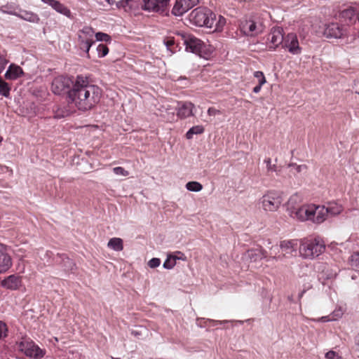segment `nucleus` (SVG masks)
Segmentation results:
<instances>
[{"instance_id": "f257e3e1", "label": "nucleus", "mask_w": 359, "mask_h": 359, "mask_svg": "<svg viewBox=\"0 0 359 359\" xmlns=\"http://www.w3.org/2000/svg\"><path fill=\"white\" fill-rule=\"evenodd\" d=\"M101 95V89L82 75L76 77L72 88L68 91L71 104L83 111L93 108L100 102Z\"/></svg>"}, {"instance_id": "f03ea898", "label": "nucleus", "mask_w": 359, "mask_h": 359, "mask_svg": "<svg viewBox=\"0 0 359 359\" xmlns=\"http://www.w3.org/2000/svg\"><path fill=\"white\" fill-rule=\"evenodd\" d=\"M325 212L324 205L308 203L291 210V217L301 222L311 221L316 224H321L325 221Z\"/></svg>"}, {"instance_id": "7ed1b4c3", "label": "nucleus", "mask_w": 359, "mask_h": 359, "mask_svg": "<svg viewBox=\"0 0 359 359\" xmlns=\"http://www.w3.org/2000/svg\"><path fill=\"white\" fill-rule=\"evenodd\" d=\"M325 250V244L320 238H305L299 241V252L304 259L318 257Z\"/></svg>"}, {"instance_id": "20e7f679", "label": "nucleus", "mask_w": 359, "mask_h": 359, "mask_svg": "<svg viewBox=\"0 0 359 359\" xmlns=\"http://www.w3.org/2000/svg\"><path fill=\"white\" fill-rule=\"evenodd\" d=\"M190 22L198 27L212 28L216 21V15L206 8H196L189 14Z\"/></svg>"}, {"instance_id": "39448f33", "label": "nucleus", "mask_w": 359, "mask_h": 359, "mask_svg": "<svg viewBox=\"0 0 359 359\" xmlns=\"http://www.w3.org/2000/svg\"><path fill=\"white\" fill-rule=\"evenodd\" d=\"M179 38L182 39V45L187 51L201 55L210 51V47L205 45L201 39L192 34H181Z\"/></svg>"}, {"instance_id": "423d86ee", "label": "nucleus", "mask_w": 359, "mask_h": 359, "mask_svg": "<svg viewBox=\"0 0 359 359\" xmlns=\"http://www.w3.org/2000/svg\"><path fill=\"white\" fill-rule=\"evenodd\" d=\"M19 351L30 359H42L46 354V350L41 348L32 340H23L18 344Z\"/></svg>"}, {"instance_id": "0eeeda50", "label": "nucleus", "mask_w": 359, "mask_h": 359, "mask_svg": "<svg viewBox=\"0 0 359 359\" xmlns=\"http://www.w3.org/2000/svg\"><path fill=\"white\" fill-rule=\"evenodd\" d=\"M260 203L265 211H276L283 203L282 195L278 191H268L262 196Z\"/></svg>"}, {"instance_id": "6e6552de", "label": "nucleus", "mask_w": 359, "mask_h": 359, "mask_svg": "<svg viewBox=\"0 0 359 359\" xmlns=\"http://www.w3.org/2000/svg\"><path fill=\"white\" fill-rule=\"evenodd\" d=\"M240 29L245 36H255L263 32V25L252 18H245L241 20Z\"/></svg>"}, {"instance_id": "1a4fd4ad", "label": "nucleus", "mask_w": 359, "mask_h": 359, "mask_svg": "<svg viewBox=\"0 0 359 359\" xmlns=\"http://www.w3.org/2000/svg\"><path fill=\"white\" fill-rule=\"evenodd\" d=\"M170 0H142V8L146 11L167 14Z\"/></svg>"}, {"instance_id": "9d476101", "label": "nucleus", "mask_w": 359, "mask_h": 359, "mask_svg": "<svg viewBox=\"0 0 359 359\" xmlns=\"http://www.w3.org/2000/svg\"><path fill=\"white\" fill-rule=\"evenodd\" d=\"M74 81L67 76H59L52 81L51 90L55 95H60L69 90L70 86H73Z\"/></svg>"}, {"instance_id": "9b49d317", "label": "nucleus", "mask_w": 359, "mask_h": 359, "mask_svg": "<svg viewBox=\"0 0 359 359\" xmlns=\"http://www.w3.org/2000/svg\"><path fill=\"white\" fill-rule=\"evenodd\" d=\"M94 30L90 27H84L79 34V40L80 41L81 48L85 50L88 53L93 43Z\"/></svg>"}, {"instance_id": "f8f14e48", "label": "nucleus", "mask_w": 359, "mask_h": 359, "mask_svg": "<svg viewBox=\"0 0 359 359\" xmlns=\"http://www.w3.org/2000/svg\"><path fill=\"white\" fill-rule=\"evenodd\" d=\"M284 38V32L282 27H273L267 37L269 48L270 50H275L279 45L283 43Z\"/></svg>"}, {"instance_id": "ddd939ff", "label": "nucleus", "mask_w": 359, "mask_h": 359, "mask_svg": "<svg viewBox=\"0 0 359 359\" xmlns=\"http://www.w3.org/2000/svg\"><path fill=\"white\" fill-rule=\"evenodd\" d=\"M283 48L287 49L292 55H299L302 52L297 36L294 33H289L285 36Z\"/></svg>"}, {"instance_id": "4468645a", "label": "nucleus", "mask_w": 359, "mask_h": 359, "mask_svg": "<svg viewBox=\"0 0 359 359\" xmlns=\"http://www.w3.org/2000/svg\"><path fill=\"white\" fill-rule=\"evenodd\" d=\"M346 34L344 27L337 22H331L325 25L323 35L327 38L340 39Z\"/></svg>"}, {"instance_id": "2eb2a0df", "label": "nucleus", "mask_w": 359, "mask_h": 359, "mask_svg": "<svg viewBox=\"0 0 359 359\" xmlns=\"http://www.w3.org/2000/svg\"><path fill=\"white\" fill-rule=\"evenodd\" d=\"M198 3V0H176L172 13L175 16H181Z\"/></svg>"}, {"instance_id": "dca6fc26", "label": "nucleus", "mask_w": 359, "mask_h": 359, "mask_svg": "<svg viewBox=\"0 0 359 359\" xmlns=\"http://www.w3.org/2000/svg\"><path fill=\"white\" fill-rule=\"evenodd\" d=\"M195 106L190 102H180L178 103L177 116L180 118H186L194 116Z\"/></svg>"}, {"instance_id": "f3484780", "label": "nucleus", "mask_w": 359, "mask_h": 359, "mask_svg": "<svg viewBox=\"0 0 359 359\" xmlns=\"http://www.w3.org/2000/svg\"><path fill=\"white\" fill-rule=\"evenodd\" d=\"M11 264V257L6 253L5 246L0 243V273L8 271Z\"/></svg>"}, {"instance_id": "a211bd4d", "label": "nucleus", "mask_w": 359, "mask_h": 359, "mask_svg": "<svg viewBox=\"0 0 359 359\" xmlns=\"http://www.w3.org/2000/svg\"><path fill=\"white\" fill-rule=\"evenodd\" d=\"M299 241L298 240H285L280 242V248L285 255H293L296 252Z\"/></svg>"}, {"instance_id": "6ab92c4d", "label": "nucleus", "mask_w": 359, "mask_h": 359, "mask_svg": "<svg viewBox=\"0 0 359 359\" xmlns=\"http://www.w3.org/2000/svg\"><path fill=\"white\" fill-rule=\"evenodd\" d=\"M24 74L22 69L15 64H11L5 73V77L9 80H15Z\"/></svg>"}, {"instance_id": "aec40b11", "label": "nucleus", "mask_w": 359, "mask_h": 359, "mask_svg": "<svg viewBox=\"0 0 359 359\" xmlns=\"http://www.w3.org/2000/svg\"><path fill=\"white\" fill-rule=\"evenodd\" d=\"M16 16L25 21L33 23H38L40 20L37 14L25 10H20L19 12L17 11Z\"/></svg>"}, {"instance_id": "412c9836", "label": "nucleus", "mask_w": 359, "mask_h": 359, "mask_svg": "<svg viewBox=\"0 0 359 359\" xmlns=\"http://www.w3.org/2000/svg\"><path fill=\"white\" fill-rule=\"evenodd\" d=\"M21 281L18 276H9L2 281V285L10 290H16L20 285Z\"/></svg>"}, {"instance_id": "4be33fe9", "label": "nucleus", "mask_w": 359, "mask_h": 359, "mask_svg": "<svg viewBox=\"0 0 359 359\" xmlns=\"http://www.w3.org/2000/svg\"><path fill=\"white\" fill-rule=\"evenodd\" d=\"M245 256L250 259L251 262H257L266 257V252L262 248H255L248 250Z\"/></svg>"}, {"instance_id": "5701e85b", "label": "nucleus", "mask_w": 359, "mask_h": 359, "mask_svg": "<svg viewBox=\"0 0 359 359\" xmlns=\"http://www.w3.org/2000/svg\"><path fill=\"white\" fill-rule=\"evenodd\" d=\"M302 197L299 194H294L290 197L287 203V209L290 212V215L291 210L297 209L299 207V205L302 203Z\"/></svg>"}, {"instance_id": "b1692460", "label": "nucleus", "mask_w": 359, "mask_h": 359, "mask_svg": "<svg viewBox=\"0 0 359 359\" xmlns=\"http://www.w3.org/2000/svg\"><path fill=\"white\" fill-rule=\"evenodd\" d=\"M56 259V262L62 264V267H64L65 270L69 271L72 270L73 266H74V262L71 260L68 257L65 255H57Z\"/></svg>"}, {"instance_id": "393cba45", "label": "nucleus", "mask_w": 359, "mask_h": 359, "mask_svg": "<svg viewBox=\"0 0 359 359\" xmlns=\"http://www.w3.org/2000/svg\"><path fill=\"white\" fill-rule=\"evenodd\" d=\"M324 209L326 210L325 220L328 215H337L342 211V207L337 203H330L327 207L324 206Z\"/></svg>"}, {"instance_id": "a878e982", "label": "nucleus", "mask_w": 359, "mask_h": 359, "mask_svg": "<svg viewBox=\"0 0 359 359\" xmlns=\"http://www.w3.org/2000/svg\"><path fill=\"white\" fill-rule=\"evenodd\" d=\"M107 246L115 251H121L123 249V241L119 238H112L109 241Z\"/></svg>"}, {"instance_id": "bb28decb", "label": "nucleus", "mask_w": 359, "mask_h": 359, "mask_svg": "<svg viewBox=\"0 0 359 359\" xmlns=\"http://www.w3.org/2000/svg\"><path fill=\"white\" fill-rule=\"evenodd\" d=\"M72 111L67 106H58L54 109V118H62L69 116Z\"/></svg>"}, {"instance_id": "cd10ccee", "label": "nucleus", "mask_w": 359, "mask_h": 359, "mask_svg": "<svg viewBox=\"0 0 359 359\" xmlns=\"http://www.w3.org/2000/svg\"><path fill=\"white\" fill-rule=\"evenodd\" d=\"M56 12L62 14L68 18L71 17L72 13L70 10L65 6L64 4L60 3L59 1H57L55 5H53V8Z\"/></svg>"}, {"instance_id": "c85d7f7f", "label": "nucleus", "mask_w": 359, "mask_h": 359, "mask_svg": "<svg viewBox=\"0 0 359 359\" xmlns=\"http://www.w3.org/2000/svg\"><path fill=\"white\" fill-rule=\"evenodd\" d=\"M204 132V128L203 126H195L191 128L186 133V137L188 140L193 138L194 135H200Z\"/></svg>"}, {"instance_id": "c756f323", "label": "nucleus", "mask_w": 359, "mask_h": 359, "mask_svg": "<svg viewBox=\"0 0 359 359\" xmlns=\"http://www.w3.org/2000/svg\"><path fill=\"white\" fill-rule=\"evenodd\" d=\"M355 13V11L353 8L349 7L340 12V17L345 21L351 20Z\"/></svg>"}, {"instance_id": "7c9ffc66", "label": "nucleus", "mask_w": 359, "mask_h": 359, "mask_svg": "<svg viewBox=\"0 0 359 359\" xmlns=\"http://www.w3.org/2000/svg\"><path fill=\"white\" fill-rule=\"evenodd\" d=\"M11 87L8 83L2 79H0V95L5 97H10Z\"/></svg>"}, {"instance_id": "2f4dec72", "label": "nucleus", "mask_w": 359, "mask_h": 359, "mask_svg": "<svg viewBox=\"0 0 359 359\" xmlns=\"http://www.w3.org/2000/svg\"><path fill=\"white\" fill-rule=\"evenodd\" d=\"M349 264L353 269L359 271V252L353 253L349 257Z\"/></svg>"}, {"instance_id": "473e14b6", "label": "nucleus", "mask_w": 359, "mask_h": 359, "mask_svg": "<svg viewBox=\"0 0 359 359\" xmlns=\"http://www.w3.org/2000/svg\"><path fill=\"white\" fill-rule=\"evenodd\" d=\"M164 44L172 52L177 50L176 40L175 36H168L164 40Z\"/></svg>"}, {"instance_id": "72a5a7b5", "label": "nucleus", "mask_w": 359, "mask_h": 359, "mask_svg": "<svg viewBox=\"0 0 359 359\" xmlns=\"http://www.w3.org/2000/svg\"><path fill=\"white\" fill-rule=\"evenodd\" d=\"M186 188L190 191L198 192L202 190L203 186L198 182L192 181L187 183Z\"/></svg>"}, {"instance_id": "f704fd0d", "label": "nucleus", "mask_w": 359, "mask_h": 359, "mask_svg": "<svg viewBox=\"0 0 359 359\" xmlns=\"http://www.w3.org/2000/svg\"><path fill=\"white\" fill-rule=\"evenodd\" d=\"M290 168V172L296 175L297 173L302 172L306 170V166L305 165H297L294 163H291L289 165Z\"/></svg>"}, {"instance_id": "c9c22d12", "label": "nucleus", "mask_w": 359, "mask_h": 359, "mask_svg": "<svg viewBox=\"0 0 359 359\" xmlns=\"http://www.w3.org/2000/svg\"><path fill=\"white\" fill-rule=\"evenodd\" d=\"M0 11L3 13L13 15L15 16H16V15H17V8H15V6H13L12 5H7V6H2V7H1Z\"/></svg>"}, {"instance_id": "e433bc0d", "label": "nucleus", "mask_w": 359, "mask_h": 359, "mask_svg": "<svg viewBox=\"0 0 359 359\" xmlns=\"http://www.w3.org/2000/svg\"><path fill=\"white\" fill-rule=\"evenodd\" d=\"M176 265V262L175 261V258L172 257L171 255H168L167 259L163 263V268L166 269H172Z\"/></svg>"}, {"instance_id": "4c0bfd02", "label": "nucleus", "mask_w": 359, "mask_h": 359, "mask_svg": "<svg viewBox=\"0 0 359 359\" xmlns=\"http://www.w3.org/2000/svg\"><path fill=\"white\" fill-rule=\"evenodd\" d=\"M344 313V309L339 306L336 308L333 312L330 314L331 318H332V320H337L342 317Z\"/></svg>"}, {"instance_id": "58836bf2", "label": "nucleus", "mask_w": 359, "mask_h": 359, "mask_svg": "<svg viewBox=\"0 0 359 359\" xmlns=\"http://www.w3.org/2000/svg\"><path fill=\"white\" fill-rule=\"evenodd\" d=\"M8 62L6 53L4 50L0 51V73L5 69Z\"/></svg>"}, {"instance_id": "ea45409f", "label": "nucleus", "mask_w": 359, "mask_h": 359, "mask_svg": "<svg viewBox=\"0 0 359 359\" xmlns=\"http://www.w3.org/2000/svg\"><path fill=\"white\" fill-rule=\"evenodd\" d=\"M97 51L99 57H103L108 54L109 48L106 45L101 43L97 46Z\"/></svg>"}, {"instance_id": "a19ab883", "label": "nucleus", "mask_w": 359, "mask_h": 359, "mask_svg": "<svg viewBox=\"0 0 359 359\" xmlns=\"http://www.w3.org/2000/svg\"><path fill=\"white\" fill-rule=\"evenodd\" d=\"M254 76L257 79V83L259 85L263 86L266 83V80L264 75V73L261 71H256L254 72Z\"/></svg>"}, {"instance_id": "79ce46f5", "label": "nucleus", "mask_w": 359, "mask_h": 359, "mask_svg": "<svg viewBox=\"0 0 359 359\" xmlns=\"http://www.w3.org/2000/svg\"><path fill=\"white\" fill-rule=\"evenodd\" d=\"M205 325L209 326H216L218 325H224L226 323H232V321L229 320H215L211 319H207L204 321Z\"/></svg>"}, {"instance_id": "37998d69", "label": "nucleus", "mask_w": 359, "mask_h": 359, "mask_svg": "<svg viewBox=\"0 0 359 359\" xmlns=\"http://www.w3.org/2000/svg\"><path fill=\"white\" fill-rule=\"evenodd\" d=\"M95 38L98 41L109 42L111 40L109 35L103 32H97L95 34Z\"/></svg>"}, {"instance_id": "c03bdc74", "label": "nucleus", "mask_w": 359, "mask_h": 359, "mask_svg": "<svg viewBox=\"0 0 359 359\" xmlns=\"http://www.w3.org/2000/svg\"><path fill=\"white\" fill-rule=\"evenodd\" d=\"M8 334V327L6 324L0 320V339L5 338Z\"/></svg>"}, {"instance_id": "a18cd8bd", "label": "nucleus", "mask_w": 359, "mask_h": 359, "mask_svg": "<svg viewBox=\"0 0 359 359\" xmlns=\"http://www.w3.org/2000/svg\"><path fill=\"white\" fill-rule=\"evenodd\" d=\"M326 359H344L341 355L334 351H329L325 355Z\"/></svg>"}, {"instance_id": "49530a36", "label": "nucleus", "mask_w": 359, "mask_h": 359, "mask_svg": "<svg viewBox=\"0 0 359 359\" xmlns=\"http://www.w3.org/2000/svg\"><path fill=\"white\" fill-rule=\"evenodd\" d=\"M113 172H114L115 175H120V176H128L129 175V172L128 171L126 170L123 168L122 167H115L113 168Z\"/></svg>"}, {"instance_id": "de8ad7c7", "label": "nucleus", "mask_w": 359, "mask_h": 359, "mask_svg": "<svg viewBox=\"0 0 359 359\" xmlns=\"http://www.w3.org/2000/svg\"><path fill=\"white\" fill-rule=\"evenodd\" d=\"M264 163L266 164V168L268 172H278L276 165L271 163V158H268L265 159Z\"/></svg>"}, {"instance_id": "09e8293b", "label": "nucleus", "mask_w": 359, "mask_h": 359, "mask_svg": "<svg viewBox=\"0 0 359 359\" xmlns=\"http://www.w3.org/2000/svg\"><path fill=\"white\" fill-rule=\"evenodd\" d=\"M161 264V259L159 258H152L148 262V266L151 268L154 269L158 266H159Z\"/></svg>"}, {"instance_id": "8fccbe9b", "label": "nucleus", "mask_w": 359, "mask_h": 359, "mask_svg": "<svg viewBox=\"0 0 359 359\" xmlns=\"http://www.w3.org/2000/svg\"><path fill=\"white\" fill-rule=\"evenodd\" d=\"M306 320H309V321H314V322H330V321H333L332 320V318H331L330 316H323L318 319H315V318H306Z\"/></svg>"}, {"instance_id": "3c124183", "label": "nucleus", "mask_w": 359, "mask_h": 359, "mask_svg": "<svg viewBox=\"0 0 359 359\" xmlns=\"http://www.w3.org/2000/svg\"><path fill=\"white\" fill-rule=\"evenodd\" d=\"M171 255L172 256L173 258H175V262L177 260H182V261L187 260V257L185 256V255L180 251H177L173 255Z\"/></svg>"}, {"instance_id": "603ef678", "label": "nucleus", "mask_w": 359, "mask_h": 359, "mask_svg": "<svg viewBox=\"0 0 359 359\" xmlns=\"http://www.w3.org/2000/svg\"><path fill=\"white\" fill-rule=\"evenodd\" d=\"M215 30H219V29H222V27L225 25L226 20L222 16H219L218 21L217 22H215Z\"/></svg>"}, {"instance_id": "864d4df0", "label": "nucleus", "mask_w": 359, "mask_h": 359, "mask_svg": "<svg viewBox=\"0 0 359 359\" xmlns=\"http://www.w3.org/2000/svg\"><path fill=\"white\" fill-rule=\"evenodd\" d=\"M181 34H188L184 33V32H180V33H177L176 34V36H175V40H176V48H179V49H180V48H181V45H182V39L180 38H179L180 35H181Z\"/></svg>"}, {"instance_id": "5fc2aeb1", "label": "nucleus", "mask_w": 359, "mask_h": 359, "mask_svg": "<svg viewBox=\"0 0 359 359\" xmlns=\"http://www.w3.org/2000/svg\"><path fill=\"white\" fill-rule=\"evenodd\" d=\"M221 114V111L214 107H210L208 109V114L209 116H217L218 114Z\"/></svg>"}, {"instance_id": "6e6d98bb", "label": "nucleus", "mask_w": 359, "mask_h": 359, "mask_svg": "<svg viewBox=\"0 0 359 359\" xmlns=\"http://www.w3.org/2000/svg\"><path fill=\"white\" fill-rule=\"evenodd\" d=\"M57 0H41V1L48 6H50L52 8H53V5L55 4Z\"/></svg>"}, {"instance_id": "4d7b16f0", "label": "nucleus", "mask_w": 359, "mask_h": 359, "mask_svg": "<svg viewBox=\"0 0 359 359\" xmlns=\"http://www.w3.org/2000/svg\"><path fill=\"white\" fill-rule=\"evenodd\" d=\"M262 86L257 84V86L253 88V92H254L255 93H259V92H260V90H261Z\"/></svg>"}, {"instance_id": "13d9d810", "label": "nucleus", "mask_w": 359, "mask_h": 359, "mask_svg": "<svg viewBox=\"0 0 359 359\" xmlns=\"http://www.w3.org/2000/svg\"><path fill=\"white\" fill-rule=\"evenodd\" d=\"M283 257H284V255H278V256L274 255L271 258L273 259H276V260H281Z\"/></svg>"}, {"instance_id": "bf43d9fd", "label": "nucleus", "mask_w": 359, "mask_h": 359, "mask_svg": "<svg viewBox=\"0 0 359 359\" xmlns=\"http://www.w3.org/2000/svg\"><path fill=\"white\" fill-rule=\"evenodd\" d=\"M278 250V248L277 247H273L271 250V254H276V250Z\"/></svg>"}, {"instance_id": "052dcab7", "label": "nucleus", "mask_w": 359, "mask_h": 359, "mask_svg": "<svg viewBox=\"0 0 359 359\" xmlns=\"http://www.w3.org/2000/svg\"><path fill=\"white\" fill-rule=\"evenodd\" d=\"M109 5H113L115 3V0H105Z\"/></svg>"}, {"instance_id": "680f3d73", "label": "nucleus", "mask_w": 359, "mask_h": 359, "mask_svg": "<svg viewBox=\"0 0 359 359\" xmlns=\"http://www.w3.org/2000/svg\"><path fill=\"white\" fill-rule=\"evenodd\" d=\"M51 254H52L51 252L47 251V252H46L45 255H46L47 257H50Z\"/></svg>"}, {"instance_id": "e2e57ef3", "label": "nucleus", "mask_w": 359, "mask_h": 359, "mask_svg": "<svg viewBox=\"0 0 359 359\" xmlns=\"http://www.w3.org/2000/svg\"><path fill=\"white\" fill-rule=\"evenodd\" d=\"M303 294H304V292H302L299 294V298H302V297Z\"/></svg>"}, {"instance_id": "0e129e2a", "label": "nucleus", "mask_w": 359, "mask_h": 359, "mask_svg": "<svg viewBox=\"0 0 359 359\" xmlns=\"http://www.w3.org/2000/svg\"><path fill=\"white\" fill-rule=\"evenodd\" d=\"M237 323H240V324H242L243 322V321H241V320H238L237 321Z\"/></svg>"}, {"instance_id": "69168bd1", "label": "nucleus", "mask_w": 359, "mask_h": 359, "mask_svg": "<svg viewBox=\"0 0 359 359\" xmlns=\"http://www.w3.org/2000/svg\"><path fill=\"white\" fill-rule=\"evenodd\" d=\"M171 115H172L171 118H173L174 117V112L173 111L171 113Z\"/></svg>"}, {"instance_id": "338daca9", "label": "nucleus", "mask_w": 359, "mask_h": 359, "mask_svg": "<svg viewBox=\"0 0 359 359\" xmlns=\"http://www.w3.org/2000/svg\"><path fill=\"white\" fill-rule=\"evenodd\" d=\"M3 140V138L1 137H0V143L2 142Z\"/></svg>"}, {"instance_id": "774afa93", "label": "nucleus", "mask_w": 359, "mask_h": 359, "mask_svg": "<svg viewBox=\"0 0 359 359\" xmlns=\"http://www.w3.org/2000/svg\"><path fill=\"white\" fill-rule=\"evenodd\" d=\"M163 108H165V111H168L169 109L168 108H165V107H163Z\"/></svg>"}]
</instances>
